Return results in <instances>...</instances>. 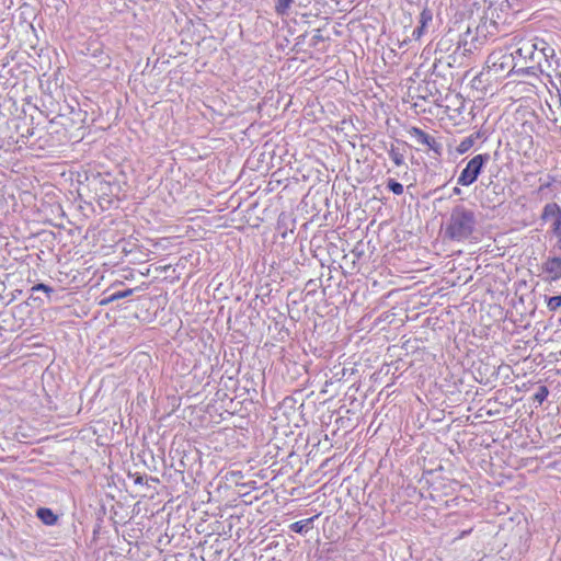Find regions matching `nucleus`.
I'll list each match as a JSON object with an SVG mask.
<instances>
[{
	"label": "nucleus",
	"mask_w": 561,
	"mask_h": 561,
	"mask_svg": "<svg viewBox=\"0 0 561 561\" xmlns=\"http://www.w3.org/2000/svg\"><path fill=\"white\" fill-rule=\"evenodd\" d=\"M537 64L543 61V58H551L556 53L545 39H536Z\"/></svg>",
	"instance_id": "9"
},
{
	"label": "nucleus",
	"mask_w": 561,
	"mask_h": 561,
	"mask_svg": "<svg viewBox=\"0 0 561 561\" xmlns=\"http://www.w3.org/2000/svg\"><path fill=\"white\" fill-rule=\"evenodd\" d=\"M492 185H493V182H490L489 186H486V190H490V186H492Z\"/></svg>",
	"instance_id": "27"
},
{
	"label": "nucleus",
	"mask_w": 561,
	"mask_h": 561,
	"mask_svg": "<svg viewBox=\"0 0 561 561\" xmlns=\"http://www.w3.org/2000/svg\"><path fill=\"white\" fill-rule=\"evenodd\" d=\"M424 28L425 26L423 25L417 26L412 33L413 37L415 39H419L423 35Z\"/></svg>",
	"instance_id": "23"
},
{
	"label": "nucleus",
	"mask_w": 561,
	"mask_h": 561,
	"mask_svg": "<svg viewBox=\"0 0 561 561\" xmlns=\"http://www.w3.org/2000/svg\"><path fill=\"white\" fill-rule=\"evenodd\" d=\"M500 190H503L501 185L494 184L492 186V193H486L485 197L482 199L481 204L484 207H495L496 205H500L503 203L504 197L503 194L500 192Z\"/></svg>",
	"instance_id": "7"
},
{
	"label": "nucleus",
	"mask_w": 561,
	"mask_h": 561,
	"mask_svg": "<svg viewBox=\"0 0 561 561\" xmlns=\"http://www.w3.org/2000/svg\"><path fill=\"white\" fill-rule=\"evenodd\" d=\"M492 185H493V182H490L489 186H486V190H490V186H492Z\"/></svg>",
	"instance_id": "29"
},
{
	"label": "nucleus",
	"mask_w": 561,
	"mask_h": 561,
	"mask_svg": "<svg viewBox=\"0 0 561 561\" xmlns=\"http://www.w3.org/2000/svg\"><path fill=\"white\" fill-rule=\"evenodd\" d=\"M547 308L550 311H557L558 309H560L561 308V295L549 297L547 299Z\"/></svg>",
	"instance_id": "17"
},
{
	"label": "nucleus",
	"mask_w": 561,
	"mask_h": 561,
	"mask_svg": "<svg viewBox=\"0 0 561 561\" xmlns=\"http://www.w3.org/2000/svg\"><path fill=\"white\" fill-rule=\"evenodd\" d=\"M134 291H135L134 288H128L126 290L113 293L107 298L103 299L101 301V305H106L108 302H113L118 299L127 298V297L131 296L134 294Z\"/></svg>",
	"instance_id": "12"
},
{
	"label": "nucleus",
	"mask_w": 561,
	"mask_h": 561,
	"mask_svg": "<svg viewBox=\"0 0 561 561\" xmlns=\"http://www.w3.org/2000/svg\"><path fill=\"white\" fill-rule=\"evenodd\" d=\"M489 72H493L495 76L503 73L510 75L516 73L518 64H516V55L504 49H497L491 53L486 60Z\"/></svg>",
	"instance_id": "3"
},
{
	"label": "nucleus",
	"mask_w": 561,
	"mask_h": 561,
	"mask_svg": "<svg viewBox=\"0 0 561 561\" xmlns=\"http://www.w3.org/2000/svg\"><path fill=\"white\" fill-rule=\"evenodd\" d=\"M492 185H493V182H490L489 186H486V190H490V186H492Z\"/></svg>",
	"instance_id": "28"
},
{
	"label": "nucleus",
	"mask_w": 561,
	"mask_h": 561,
	"mask_svg": "<svg viewBox=\"0 0 561 561\" xmlns=\"http://www.w3.org/2000/svg\"><path fill=\"white\" fill-rule=\"evenodd\" d=\"M387 187L396 195L403 194V185L393 179L388 180Z\"/></svg>",
	"instance_id": "16"
},
{
	"label": "nucleus",
	"mask_w": 561,
	"mask_h": 561,
	"mask_svg": "<svg viewBox=\"0 0 561 561\" xmlns=\"http://www.w3.org/2000/svg\"><path fill=\"white\" fill-rule=\"evenodd\" d=\"M410 137H412L419 145L425 146L428 150L434 151L436 154H442V145L433 136L428 135L419 127H411L408 130Z\"/></svg>",
	"instance_id": "5"
},
{
	"label": "nucleus",
	"mask_w": 561,
	"mask_h": 561,
	"mask_svg": "<svg viewBox=\"0 0 561 561\" xmlns=\"http://www.w3.org/2000/svg\"><path fill=\"white\" fill-rule=\"evenodd\" d=\"M313 518L314 517L296 522L291 524L290 529L295 533L301 534L307 530L309 524L313 520Z\"/></svg>",
	"instance_id": "14"
},
{
	"label": "nucleus",
	"mask_w": 561,
	"mask_h": 561,
	"mask_svg": "<svg viewBox=\"0 0 561 561\" xmlns=\"http://www.w3.org/2000/svg\"><path fill=\"white\" fill-rule=\"evenodd\" d=\"M291 3L293 0H276L275 10L280 15L287 14Z\"/></svg>",
	"instance_id": "15"
},
{
	"label": "nucleus",
	"mask_w": 561,
	"mask_h": 561,
	"mask_svg": "<svg viewBox=\"0 0 561 561\" xmlns=\"http://www.w3.org/2000/svg\"><path fill=\"white\" fill-rule=\"evenodd\" d=\"M552 233L557 238V247L561 250V220L552 222Z\"/></svg>",
	"instance_id": "18"
},
{
	"label": "nucleus",
	"mask_w": 561,
	"mask_h": 561,
	"mask_svg": "<svg viewBox=\"0 0 561 561\" xmlns=\"http://www.w3.org/2000/svg\"><path fill=\"white\" fill-rule=\"evenodd\" d=\"M536 41L518 39L515 50L511 51L516 55V64L518 69L516 73L535 75L537 69V51Z\"/></svg>",
	"instance_id": "2"
},
{
	"label": "nucleus",
	"mask_w": 561,
	"mask_h": 561,
	"mask_svg": "<svg viewBox=\"0 0 561 561\" xmlns=\"http://www.w3.org/2000/svg\"><path fill=\"white\" fill-rule=\"evenodd\" d=\"M490 160L489 153L474 156L468 161L466 168L461 171L457 182L459 185L469 186L473 184L480 175L482 168Z\"/></svg>",
	"instance_id": "4"
},
{
	"label": "nucleus",
	"mask_w": 561,
	"mask_h": 561,
	"mask_svg": "<svg viewBox=\"0 0 561 561\" xmlns=\"http://www.w3.org/2000/svg\"><path fill=\"white\" fill-rule=\"evenodd\" d=\"M477 218L473 210L463 205L455 206L445 228V236L454 241H465L476 229Z\"/></svg>",
	"instance_id": "1"
},
{
	"label": "nucleus",
	"mask_w": 561,
	"mask_h": 561,
	"mask_svg": "<svg viewBox=\"0 0 561 561\" xmlns=\"http://www.w3.org/2000/svg\"><path fill=\"white\" fill-rule=\"evenodd\" d=\"M32 291H44L47 295H49L50 293L54 291V289L51 287L41 283V284L33 286Z\"/></svg>",
	"instance_id": "22"
},
{
	"label": "nucleus",
	"mask_w": 561,
	"mask_h": 561,
	"mask_svg": "<svg viewBox=\"0 0 561 561\" xmlns=\"http://www.w3.org/2000/svg\"><path fill=\"white\" fill-rule=\"evenodd\" d=\"M537 70L548 77H552L554 73H561V60L554 53L551 58H543V61L538 62L536 71Z\"/></svg>",
	"instance_id": "6"
},
{
	"label": "nucleus",
	"mask_w": 561,
	"mask_h": 561,
	"mask_svg": "<svg viewBox=\"0 0 561 561\" xmlns=\"http://www.w3.org/2000/svg\"><path fill=\"white\" fill-rule=\"evenodd\" d=\"M388 153L396 165L400 167L404 164V154L400 152V150L396 148L393 145H391L390 149L388 150Z\"/></svg>",
	"instance_id": "13"
},
{
	"label": "nucleus",
	"mask_w": 561,
	"mask_h": 561,
	"mask_svg": "<svg viewBox=\"0 0 561 561\" xmlns=\"http://www.w3.org/2000/svg\"><path fill=\"white\" fill-rule=\"evenodd\" d=\"M543 271L551 276V280H557L561 278V259H549L543 265Z\"/></svg>",
	"instance_id": "8"
},
{
	"label": "nucleus",
	"mask_w": 561,
	"mask_h": 561,
	"mask_svg": "<svg viewBox=\"0 0 561 561\" xmlns=\"http://www.w3.org/2000/svg\"><path fill=\"white\" fill-rule=\"evenodd\" d=\"M134 482H135L136 484H144V477H142V476H140V474H136V476H135V480H134Z\"/></svg>",
	"instance_id": "24"
},
{
	"label": "nucleus",
	"mask_w": 561,
	"mask_h": 561,
	"mask_svg": "<svg viewBox=\"0 0 561 561\" xmlns=\"http://www.w3.org/2000/svg\"><path fill=\"white\" fill-rule=\"evenodd\" d=\"M548 389L546 386H541L539 387L537 393L535 394V400L538 401L539 403H542L546 398L548 397Z\"/></svg>",
	"instance_id": "20"
},
{
	"label": "nucleus",
	"mask_w": 561,
	"mask_h": 561,
	"mask_svg": "<svg viewBox=\"0 0 561 561\" xmlns=\"http://www.w3.org/2000/svg\"><path fill=\"white\" fill-rule=\"evenodd\" d=\"M553 76H556L558 79H559V92L561 91V73H554Z\"/></svg>",
	"instance_id": "25"
},
{
	"label": "nucleus",
	"mask_w": 561,
	"mask_h": 561,
	"mask_svg": "<svg viewBox=\"0 0 561 561\" xmlns=\"http://www.w3.org/2000/svg\"><path fill=\"white\" fill-rule=\"evenodd\" d=\"M542 220L553 219V222L561 221V208L557 203H549L545 205L542 214Z\"/></svg>",
	"instance_id": "10"
},
{
	"label": "nucleus",
	"mask_w": 561,
	"mask_h": 561,
	"mask_svg": "<svg viewBox=\"0 0 561 561\" xmlns=\"http://www.w3.org/2000/svg\"><path fill=\"white\" fill-rule=\"evenodd\" d=\"M460 192H461V191H460V188H459V187H455V188H454V194H457V195H458V194H460Z\"/></svg>",
	"instance_id": "26"
},
{
	"label": "nucleus",
	"mask_w": 561,
	"mask_h": 561,
	"mask_svg": "<svg viewBox=\"0 0 561 561\" xmlns=\"http://www.w3.org/2000/svg\"><path fill=\"white\" fill-rule=\"evenodd\" d=\"M432 12L427 9H424L420 15V25L426 26V24L432 21Z\"/></svg>",
	"instance_id": "21"
},
{
	"label": "nucleus",
	"mask_w": 561,
	"mask_h": 561,
	"mask_svg": "<svg viewBox=\"0 0 561 561\" xmlns=\"http://www.w3.org/2000/svg\"><path fill=\"white\" fill-rule=\"evenodd\" d=\"M473 145V139L471 137L465 138L458 146L457 150L460 153L468 151Z\"/></svg>",
	"instance_id": "19"
},
{
	"label": "nucleus",
	"mask_w": 561,
	"mask_h": 561,
	"mask_svg": "<svg viewBox=\"0 0 561 561\" xmlns=\"http://www.w3.org/2000/svg\"><path fill=\"white\" fill-rule=\"evenodd\" d=\"M36 515L45 525L48 526L55 525L58 519L57 515L47 507L38 508Z\"/></svg>",
	"instance_id": "11"
}]
</instances>
